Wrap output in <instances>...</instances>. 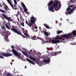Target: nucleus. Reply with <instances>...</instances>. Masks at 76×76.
Wrapping results in <instances>:
<instances>
[{
	"label": "nucleus",
	"instance_id": "33",
	"mask_svg": "<svg viewBox=\"0 0 76 76\" xmlns=\"http://www.w3.org/2000/svg\"><path fill=\"white\" fill-rule=\"evenodd\" d=\"M22 7H23L24 8L26 7V6H25V4L23 3L22 4Z\"/></svg>",
	"mask_w": 76,
	"mask_h": 76
},
{
	"label": "nucleus",
	"instance_id": "47",
	"mask_svg": "<svg viewBox=\"0 0 76 76\" xmlns=\"http://www.w3.org/2000/svg\"><path fill=\"white\" fill-rule=\"evenodd\" d=\"M47 50H50V48H47Z\"/></svg>",
	"mask_w": 76,
	"mask_h": 76
},
{
	"label": "nucleus",
	"instance_id": "40",
	"mask_svg": "<svg viewBox=\"0 0 76 76\" xmlns=\"http://www.w3.org/2000/svg\"><path fill=\"white\" fill-rule=\"evenodd\" d=\"M19 7H20V10H21L22 11L23 10V9H22V7H20L19 6Z\"/></svg>",
	"mask_w": 76,
	"mask_h": 76
},
{
	"label": "nucleus",
	"instance_id": "52",
	"mask_svg": "<svg viewBox=\"0 0 76 76\" xmlns=\"http://www.w3.org/2000/svg\"><path fill=\"white\" fill-rule=\"evenodd\" d=\"M34 28L35 29H37V28H38V27H37V26H36Z\"/></svg>",
	"mask_w": 76,
	"mask_h": 76
},
{
	"label": "nucleus",
	"instance_id": "57",
	"mask_svg": "<svg viewBox=\"0 0 76 76\" xmlns=\"http://www.w3.org/2000/svg\"><path fill=\"white\" fill-rule=\"evenodd\" d=\"M0 7H1V4H0Z\"/></svg>",
	"mask_w": 76,
	"mask_h": 76
},
{
	"label": "nucleus",
	"instance_id": "3",
	"mask_svg": "<svg viewBox=\"0 0 76 76\" xmlns=\"http://www.w3.org/2000/svg\"><path fill=\"white\" fill-rule=\"evenodd\" d=\"M76 36V31L75 30H73L72 32L71 33H69L68 34H66L65 35H66V37L67 38V40H70V41H73V39L74 38V37L72 36Z\"/></svg>",
	"mask_w": 76,
	"mask_h": 76
},
{
	"label": "nucleus",
	"instance_id": "63",
	"mask_svg": "<svg viewBox=\"0 0 76 76\" xmlns=\"http://www.w3.org/2000/svg\"><path fill=\"white\" fill-rule=\"evenodd\" d=\"M69 20L68 19V20Z\"/></svg>",
	"mask_w": 76,
	"mask_h": 76
},
{
	"label": "nucleus",
	"instance_id": "37",
	"mask_svg": "<svg viewBox=\"0 0 76 76\" xmlns=\"http://www.w3.org/2000/svg\"><path fill=\"white\" fill-rule=\"evenodd\" d=\"M4 34H5V37H6V35H7V31H5V32H4Z\"/></svg>",
	"mask_w": 76,
	"mask_h": 76
},
{
	"label": "nucleus",
	"instance_id": "21",
	"mask_svg": "<svg viewBox=\"0 0 76 76\" xmlns=\"http://www.w3.org/2000/svg\"><path fill=\"white\" fill-rule=\"evenodd\" d=\"M36 36H31V38L32 39H33V40H35V39H36Z\"/></svg>",
	"mask_w": 76,
	"mask_h": 76
},
{
	"label": "nucleus",
	"instance_id": "51",
	"mask_svg": "<svg viewBox=\"0 0 76 76\" xmlns=\"http://www.w3.org/2000/svg\"><path fill=\"white\" fill-rule=\"evenodd\" d=\"M48 56H51V54H50V53H49L48 54Z\"/></svg>",
	"mask_w": 76,
	"mask_h": 76
},
{
	"label": "nucleus",
	"instance_id": "48",
	"mask_svg": "<svg viewBox=\"0 0 76 76\" xmlns=\"http://www.w3.org/2000/svg\"><path fill=\"white\" fill-rule=\"evenodd\" d=\"M18 13L17 14V15H19V11H18Z\"/></svg>",
	"mask_w": 76,
	"mask_h": 76
},
{
	"label": "nucleus",
	"instance_id": "8",
	"mask_svg": "<svg viewBox=\"0 0 76 76\" xmlns=\"http://www.w3.org/2000/svg\"><path fill=\"white\" fill-rule=\"evenodd\" d=\"M12 52L13 53L14 55H15V56H17L19 58L20 57V56L18 52L15 50L13 49L12 50Z\"/></svg>",
	"mask_w": 76,
	"mask_h": 76
},
{
	"label": "nucleus",
	"instance_id": "23",
	"mask_svg": "<svg viewBox=\"0 0 76 76\" xmlns=\"http://www.w3.org/2000/svg\"><path fill=\"white\" fill-rule=\"evenodd\" d=\"M2 27L3 31H6V29L5 27H4V26H3Z\"/></svg>",
	"mask_w": 76,
	"mask_h": 76
},
{
	"label": "nucleus",
	"instance_id": "50",
	"mask_svg": "<svg viewBox=\"0 0 76 76\" xmlns=\"http://www.w3.org/2000/svg\"><path fill=\"white\" fill-rule=\"evenodd\" d=\"M17 20L19 22H20V20H19V19L18 18H17Z\"/></svg>",
	"mask_w": 76,
	"mask_h": 76
},
{
	"label": "nucleus",
	"instance_id": "19",
	"mask_svg": "<svg viewBox=\"0 0 76 76\" xmlns=\"http://www.w3.org/2000/svg\"><path fill=\"white\" fill-rule=\"evenodd\" d=\"M30 58L31 60H33V61H36L37 60V59L35 58L34 57H32V56H30Z\"/></svg>",
	"mask_w": 76,
	"mask_h": 76
},
{
	"label": "nucleus",
	"instance_id": "28",
	"mask_svg": "<svg viewBox=\"0 0 76 76\" xmlns=\"http://www.w3.org/2000/svg\"><path fill=\"white\" fill-rule=\"evenodd\" d=\"M5 26L7 28V29H9L10 30V28H9V26L7 24H5Z\"/></svg>",
	"mask_w": 76,
	"mask_h": 76
},
{
	"label": "nucleus",
	"instance_id": "44",
	"mask_svg": "<svg viewBox=\"0 0 76 76\" xmlns=\"http://www.w3.org/2000/svg\"><path fill=\"white\" fill-rule=\"evenodd\" d=\"M43 25L44 26H45L46 27L47 25V24H44Z\"/></svg>",
	"mask_w": 76,
	"mask_h": 76
},
{
	"label": "nucleus",
	"instance_id": "26",
	"mask_svg": "<svg viewBox=\"0 0 76 76\" xmlns=\"http://www.w3.org/2000/svg\"><path fill=\"white\" fill-rule=\"evenodd\" d=\"M46 28H47V29H51L52 28V27H50H50H49V26L48 25H47L46 26Z\"/></svg>",
	"mask_w": 76,
	"mask_h": 76
},
{
	"label": "nucleus",
	"instance_id": "13",
	"mask_svg": "<svg viewBox=\"0 0 76 76\" xmlns=\"http://www.w3.org/2000/svg\"><path fill=\"white\" fill-rule=\"evenodd\" d=\"M45 39H46V42L48 43V41L50 42L51 41V38L50 37H45Z\"/></svg>",
	"mask_w": 76,
	"mask_h": 76
},
{
	"label": "nucleus",
	"instance_id": "62",
	"mask_svg": "<svg viewBox=\"0 0 76 76\" xmlns=\"http://www.w3.org/2000/svg\"><path fill=\"white\" fill-rule=\"evenodd\" d=\"M3 36H4V35H3Z\"/></svg>",
	"mask_w": 76,
	"mask_h": 76
},
{
	"label": "nucleus",
	"instance_id": "30",
	"mask_svg": "<svg viewBox=\"0 0 76 76\" xmlns=\"http://www.w3.org/2000/svg\"><path fill=\"white\" fill-rule=\"evenodd\" d=\"M21 25L22 26H25V25H24V22H21Z\"/></svg>",
	"mask_w": 76,
	"mask_h": 76
},
{
	"label": "nucleus",
	"instance_id": "20",
	"mask_svg": "<svg viewBox=\"0 0 76 76\" xmlns=\"http://www.w3.org/2000/svg\"><path fill=\"white\" fill-rule=\"evenodd\" d=\"M22 52L24 55H25V56H26L27 57H28V55L26 53V52H24L23 51H22Z\"/></svg>",
	"mask_w": 76,
	"mask_h": 76
},
{
	"label": "nucleus",
	"instance_id": "17",
	"mask_svg": "<svg viewBox=\"0 0 76 76\" xmlns=\"http://www.w3.org/2000/svg\"><path fill=\"white\" fill-rule=\"evenodd\" d=\"M42 32H43L45 35H46V36H48V33L47 31L42 30Z\"/></svg>",
	"mask_w": 76,
	"mask_h": 76
},
{
	"label": "nucleus",
	"instance_id": "22",
	"mask_svg": "<svg viewBox=\"0 0 76 76\" xmlns=\"http://www.w3.org/2000/svg\"><path fill=\"white\" fill-rule=\"evenodd\" d=\"M23 34L24 35H25L26 36V37H28L29 39L30 38H31V37H30V36H29V35L26 34V33H24Z\"/></svg>",
	"mask_w": 76,
	"mask_h": 76
},
{
	"label": "nucleus",
	"instance_id": "18",
	"mask_svg": "<svg viewBox=\"0 0 76 76\" xmlns=\"http://www.w3.org/2000/svg\"><path fill=\"white\" fill-rule=\"evenodd\" d=\"M38 39H41V40L42 41V42L43 44H45V43H46V42H46V41H45L44 40V39L42 38H41L39 37V38H38Z\"/></svg>",
	"mask_w": 76,
	"mask_h": 76
},
{
	"label": "nucleus",
	"instance_id": "9",
	"mask_svg": "<svg viewBox=\"0 0 76 76\" xmlns=\"http://www.w3.org/2000/svg\"><path fill=\"white\" fill-rule=\"evenodd\" d=\"M2 15L4 17V18H5V19H7V20H8V21L11 22V21H12L13 20L11 18V17H9L8 18L7 16H6V15H4V14L3 13Z\"/></svg>",
	"mask_w": 76,
	"mask_h": 76
},
{
	"label": "nucleus",
	"instance_id": "15",
	"mask_svg": "<svg viewBox=\"0 0 76 76\" xmlns=\"http://www.w3.org/2000/svg\"><path fill=\"white\" fill-rule=\"evenodd\" d=\"M26 59L27 60V61H28V62H29L30 63H31V64H32L35 65V63H34V62L31 61V60L29 59L28 58H26Z\"/></svg>",
	"mask_w": 76,
	"mask_h": 76
},
{
	"label": "nucleus",
	"instance_id": "49",
	"mask_svg": "<svg viewBox=\"0 0 76 76\" xmlns=\"http://www.w3.org/2000/svg\"><path fill=\"white\" fill-rule=\"evenodd\" d=\"M22 30H23V33H25V32H25V30H24L23 29H22Z\"/></svg>",
	"mask_w": 76,
	"mask_h": 76
},
{
	"label": "nucleus",
	"instance_id": "31",
	"mask_svg": "<svg viewBox=\"0 0 76 76\" xmlns=\"http://www.w3.org/2000/svg\"><path fill=\"white\" fill-rule=\"evenodd\" d=\"M24 9L25 12H28V10H27L26 7L24 8Z\"/></svg>",
	"mask_w": 76,
	"mask_h": 76
},
{
	"label": "nucleus",
	"instance_id": "55",
	"mask_svg": "<svg viewBox=\"0 0 76 76\" xmlns=\"http://www.w3.org/2000/svg\"><path fill=\"white\" fill-rule=\"evenodd\" d=\"M27 68V66H25V69H26Z\"/></svg>",
	"mask_w": 76,
	"mask_h": 76
},
{
	"label": "nucleus",
	"instance_id": "7",
	"mask_svg": "<svg viewBox=\"0 0 76 76\" xmlns=\"http://www.w3.org/2000/svg\"><path fill=\"white\" fill-rule=\"evenodd\" d=\"M11 31H12L16 33L18 35H20L21 34V31H19L18 30V29H16V28H11Z\"/></svg>",
	"mask_w": 76,
	"mask_h": 76
},
{
	"label": "nucleus",
	"instance_id": "45",
	"mask_svg": "<svg viewBox=\"0 0 76 76\" xmlns=\"http://www.w3.org/2000/svg\"><path fill=\"white\" fill-rule=\"evenodd\" d=\"M24 33H28V31L26 30L24 31Z\"/></svg>",
	"mask_w": 76,
	"mask_h": 76
},
{
	"label": "nucleus",
	"instance_id": "42",
	"mask_svg": "<svg viewBox=\"0 0 76 76\" xmlns=\"http://www.w3.org/2000/svg\"><path fill=\"white\" fill-rule=\"evenodd\" d=\"M26 23L27 25H28V21L27 20H26Z\"/></svg>",
	"mask_w": 76,
	"mask_h": 76
},
{
	"label": "nucleus",
	"instance_id": "56",
	"mask_svg": "<svg viewBox=\"0 0 76 76\" xmlns=\"http://www.w3.org/2000/svg\"><path fill=\"white\" fill-rule=\"evenodd\" d=\"M11 47L12 48H14V47H13V46H12Z\"/></svg>",
	"mask_w": 76,
	"mask_h": 76
},
{
	"label": "nucleus",
	"instance_id": "24",
	"mask_svg": "<svg viewBox=\"0 0 76 76\" xmlns=\"http://www.w3.org/2000/svg\"><path fill=\"white\" fill-rule=\"evenodd\" d=\"M63 32V31H57V34H60L61 33Z\"/></svg>",
	"mask_w": 76,
	"mask_h": 76
},
{
	"label": "nucleus",
	"instance_id": "53",
	"mask_svg": "<svg viewBox=\"0 0 76 76\" xmlns=\"http://www.w3.org/2000/svg\"><path fill=\"white\" fill-rule=\"evenodd\" d=\"M28 23H30V20H29V19H28Z\"/></svg>",
	"mask_w": 76,
	"mask_h": 76
},
{
	"label": "nucleus",
	"instance_id": "43",
	"mask_svg": "<svg viewBox=\"0 0 76 76\" xmlns=\"http://www.w3.org/2000/svg\"><path fill=\"white\" fill-rule=\"evenodd\" d=\"M43 25L44 26H45L46 27L47 25V24H44Z\"/></svg>",
	"mask_w": 76,
	"mask_h": 76
},
{
	"label": "nucleus",
	"instance_id": "12",
	"mask_svg": "<svg viewBox=\"0 0 76 76\" xmlns=\"http://www.w3.org/2000/svg\"><path fill=\"white\" fill-rule=\"evenodd\" d=\"M60 42V40H52L51 41V43L52 44H57Z\"/></svg>",
	"mask_w": 76,
	"mask_h": 76
},
{
	"label": "nucleus",
	"instance_id": "14",
	"mask_svg": "<svg viewBox=\"0 0 76 76\" xmlns=\"http://www.w3.org/2000/svg\"><path fill=\"white\" fill-rule=\"evenodd\" d=\"M3 4L4 5V9H5L6 10V11H7L8 10V9H9V7H8L6 4H5L4 3H3Z\"/></svg>",
	"mask_w": 76,
	"mask_h": 76
},
{
	"label": "nucleus",
	"instance_id": "11",
	"mask_svg": "<svg viewBox=\"0 0 76 76\" xmlns=\"http://www.w3.org/2000/svg\"><path fill=\"white\" fill-rule=\"evenodd\" d=\"M1 54L3 56H4V57H9L10 56H12V54L5 53H2Z\"/></svg>",
	"mask_w": 76,
	"mask_h": 76
},
{
	"label": "nucleus",
	"instance_id": "29",
	"mask_svg": "<svg viewBox=\"0 0 76 76\" xmlns=\"http://www.w3.org/2000/svg\"><path fill=\"white\" fill-rule=\"evenodd\" d=\"M0 11L3 13H6V12H5L4 10H1V9H0Z\"/></svg>",
	"mask_w": 76,
	"mask_h": 76
},
{
	"label": "nucleus",
	"instance_id": "46",
	"mask_svg": "<svg viewBox=\"0 0 76 76\" xmlns=\"http://www.w3.org/2000/svg\"><path fill=\"white\" fill-rule=\"evenodd\" d=\"M55 10H56V11H57V10H58L59 9H55Z\"/></svg>",
	"mask_w": 76,
	"mask_h": 76
},
{
	"label": "nucleus",
	"instance_id": "60",
	"mask_svg": "<svg viewBox=\"0 0 76 76\" xmlns=\"http://www.w3.org/2000/svg\"><path fill=\"white\" fill-rule=\"evenodd\" d=\"M48 34H49V35H50V33H49Z\"/></svg>",
	"mask_w": 76,
	"mask_h": 76
},
{
	"label": "nucleus",
	"instance_id": "54",
	"mask_svg": "<svg viewBox=\"0 0 76 76\" xmlns=\"http://www.w3.org/2000/svg\"><path fill=\"white\" fill-rule=\"evenodd\" d=\"M12 28H15V26H12Z\"/></svg>",
	"mask_w": 76,
	"mask_h": 76
},
{
	"label": "nucleus",
	"instance_id": "16",
	"mask_svg": "<svg viewBox=\"0 0 76 76\" xmlns=\"http://www.w3.org/2000/svg\"><path fill=\"white\" fill-rule=\"evenodd\" d=\"M44 62L46 63H50V59L48 58L47 59H45L44 60Z\"/></svg>",
	"mask_w": 76,
	"mask_h": 76
},
{
	"label": "nucleus",
	"instance_id": "1",
	"mask_svg": "<svg viewBox=\"0 0 76 76\" xmlns=\"http://www.w3.org/2000/svg\"><path fill=\"white\" fill-rule=\"evenodd\" d=\"M48 4V6H49V10L50 11H52L53 12H54V9L56 8V7H58V2L57 0H54V1H53V0H51Z\"/></svg>",
	"mask_w": 76,
	"mask_h": 76
},
{
	"label": "nucleus",
	"instance_id": "39",
	"mask_svg": "<svg viewBox=\"0 0 76 76\" xmlns=\"http://www.w3.org/2000/svg\"><path fill=\"white\" fill-rule=\"evenodd\" d=\"M20 35H21L22 37H23V38H26V37L25 35H23L22 34H21Z\"/></svg>",
	"mask_w": 76,
	"mask_h": 76
},
{
	"label": "nucleus",
	"instance_id": "59",
	"mask_svg": "<svg viewBox=\"0 0 76 76\" xmlns=\"http://www.w3.org/2000/svg\"><path fill=\"white\" fill-rule=\"evenodd\" d=\"M19 76H23L22 75H19Z\"/></svg>",
	"mask_w": 76,
	"mask_h": 76
},
{
	"label": "nucleus",
	"instance_id": "2",
	"mask_svg": "<svg viewBox=\"0 0 76 76\" xmlns=\"http://www.w3.org/2000/svg\"><path fill=\"white\" fill-rule=\"evenodd\" d=\"M74 6V4H73V5H72L68 6L69 7H68L67 8L66 11L65 12V13L66 15L71 14V13L73 12L74 10H75V9H76V4L75 5V6ZM73 7L72 9H71V8H70Z\"/></svg>",
	"mask_w": 76,
	"mask_h": 76
},
{
	"label": "nucleus",
	"instance_id": "35",
	"mask_svg": "<svg viewBox=\"0 0 76 76\" xmlns=\"http://www.w3.org/2000/svg\"><path fill=\"white\" fill-rule=\"evenodd\" d=\"M14 1L15 5H17V2L16 1V0H14Z\"/></svg>",
	"mask_w": 76,
	"mask_h": 76
},
{
	"label": "nucleus",
	"instance_id": "34",
	"mask_svg": "<svg viewBox=\"0 0 76 76\" xmlns=\"http://www.w3.org/2000/svg\"><path fill=\"white\" fill-rule=\"evenodd\" d=\"M36 63H37V64H39V62L38 61V59L36 61Z\"/></svg>",
	"mask_w": 76,
	"mask_h": 76
},
{
	"label": "nucleus",
	"instance_id": "27",
	"mask_svg": "<svg viewBox=\"0 0 76 76\" xmlns=\"http://www.w3.org/2000/svg\"><path fill=\"white\" fill-rule=\"evenodd\" d=\"M71 44L72 45H76V42L72 41V42L71 43Z\"/></svg>",
	"mask_w": 76,
	"mask_h": 76
},
{
	"label": "nucleus",
	"instance_id": "61",
	"mask_svg": "<svg viewBox=\"0 0 76 76\" xmlns=\"http://www.w3.org/2000/svg\"><path fill=\"white\" fill-rule=\"evenodd\" d=\"M58 48H59V46H58Z\"/></svg>",
	"mask_w": 76,
	"mask_h": 76
},
{
	"label": "nucleus",
	"instance_id": "6",
	"mask_svg": "<svg viewBox=\"0 0 76 76\" xmlns=\"http://www.w3.org/2000/svg\"><path fill=\"white\" fill-rule=\"evenodd\" d=\"M9 4H10V5L11 6L12 9H14V10H17V6L15 5V4H13V5L12 4V3L10 1V0H7Z\"/></svg>",
	"mask_w": 76,
	"mask_h": 76
},
{
	"label": "nucleus",
	"instance_id": "38",
	"mask_svg": "<svg viewBox=\"0 0 76 76\" xmlns=\"http://www.w3.org/2000/svg\"><path fill=\"white\" fill-rule=\"evenodd\" d=\"M0 54H1V53H0V58H4V57H3V56L0 55Z\"/></svg>",
	"mask_w": 76,
	"mask_h": 76
},
{
	"label": "nucleus",
	"instance_id": "32",
	"mask_svg": "<svg viewBox=\"0 0 76 76\" xmlns=\"http://www.w3.org/2000/svg\"><path fill=\"white\" fill-rule=\"evenodd\" d=\"M6 76H12V75H11V74L9 73L7 74Z\"/></svg>",
	"mask_w": 76,
	"mask_h": 76
},
{
	"label": "nucleus",
	"instance_id": "58",
	"mask_svg": "<svg viewBox=\"0 0 76 76\" xmlns=\"http://www.w3.org/2000/svg\"><path fill=\"white\" fill-rule=\"evenodd\" d=\"M20 18H21V19H22V18H23V17L22 16L20 17Z\"/></svg>",
	"mask_w": 76,
	"mask_h": 76
},
{
	"label": "nucleus",
	"instance_id": "36",
	"mask_svg": "<svg viewBox=\"0 0 76 76\" xmlns=\"http://www.w3.org/2000/svg\"><path fill=\"white\" fill-rule=\"evenodd\" d=\"M5 39L6 41H7V40L8 39V37H7V35L6 36V38L5 37Z\"/></svg>",
	"mask_w": 76,
	"mask_h": 76
},
{
	"label": "nucleus",
	"instance_id": "25",
	"mask_svg": "<svg viewBox=\"0 0 76 76\" xmlns=\"http://www.w3.org/2000/svg\"><path fill=\"white\" fill-rule=\"evenodd\" d=\"M76 0H71L70 1H69V2L70 3H74V2H75L76 1Z\"/></svg>",
	"mask_w": 76,
	"mask_h": 76
},
{
	"label": "nucleus",
	"instance_id": "10",
	"mask_svg": "<svg viewBox=\"0 0 76 76\" xmlns=\"http://www.w3.org/2000/svg\"><path fill=\"white\" fill-rule=\"evenodd\" d=\"M60 53H61V51L56 52H53L52 53L51 56H57L58 54H60Z\"/></svg>",
	"mask_w": 76,
	"mask_h": 76
},
{
	"label": "nucleus",
	"instance_id": "4",
	"mask_svg": "<svg viewBox=\"0 0 76 76\" xmlns=\"http://www.w3.org/2000/svg\"><path fill=\"white\" fill-rule=\"evenodd\" d=\"M30 23H29L28 25L29 26H30L31 28L32 26V25H33V24L34 25H35V22L37 21V19L36 18H35V17L32 15V17H30Z\"/></svg>",
	"mask_w": 76,
	"mask_h": 76
},
{
	"label": "nucleus",
	"instance_id": "64",
	"mask_svg": "<svg viewBox=\"0 0 76 76\" xmlns=\"http://www.w3.org/2000/svg\"><path fill=\"white\" fill-rule=\"evenodd\" d=\"M69 20L68 19V20Z\"/></svg>",
	"mask_w": 76,
	"mask_h": 76
},
{
	"label": "nucleus",
	"instance_id": "41",
	"mask_svg": "<svg viewBox=\"0 0 76 76\" xmlns=\"http://www.w3.org/2000/svg\"><path fill=\"white\" fill-rule=\"evenodd\" d=\"M59 3H58V4H59V6H61V2H58Z\"/></svg>",
	"mask_w": 76,
	"mask_h": 76
},
{
	"label": "nucleus",
	"instance_id": "5",
	"mask_svg": "<svg viewBox=\"0 0 76 76\" xmlns=\"http://www.w3.org/2000/svg\"><path fill=\"white\" fill-rule=\"evenodd\" d=\"M63 38H64L65 39H67V38H66V34L62 35L61 37H57L55 38V40L60 39V40H60L61 42H63L64 41V39H63Z\"/></svg>",
	"mask_w": 76,
	"mask_h": 76
}]
</instances>
